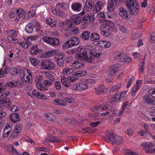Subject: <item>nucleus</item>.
<instances>
[{
	"label": "nucleus",
	"mask_w": 155,
	"mask_h": 155,
	"mask_svg": "<svg viewBox=\"0 0 155 155\" xmlns=\"http://www.w3.org/2000/svg\"><path fill=\"white\" fill-rule=\"evenodd\" d=\"M110 108L111 107L109 105V103H104L103 105L95 108L94 110L98 113L104 111V110H107V111L101 113V116L111 117L117 116L116 112H117L118 111L111 110Z\"/></svg>",
	"instance_id": "1"
},
{
	"label": "nucleus",
	"mask_w": 155,
	"mask_h": 155,
	"mask_svg": "<svg viewBox=\"0 0 155 155\" xmlns=\"http://www.w3.org/2000/svg\"><path fill=\"white\" fill-rule=\"evenodd\" d=\"M114 26V23L111 21L108 20L103 21L100 28L101 34L105 37L110 36Z\"/></svg>",
	"instance_id": "2"
},
{
	"label": "nucleus",
	"mask_w": 155,
	"mask_h": 155,
	"mask_svg": "<svg viewBox=\"0 0 155 155\" xmlns=\"http://www.w3.org/2000/svg\"><path fill=\"white\" fill-rule=\"evenodd\" d=\"M56 6L59 9H54L52 10L54 14L60 16H63L65 14V11H67L69 8V5L65 2L59 3L56 4Z\"/></svg>",
	"instance_id": "3"
},
{
	"label": "nucleus",
	"mask_w": 155,
	"mask_h": 155,
	"mask_svg": "<svg viewBox=\"0 0 155 155\" xmlns=\"http://www.w3.org/2000/svg\"><path fill=\"white\" fill-rule=\"evenodd\" d=\"M127 7L128 11L132 14L137 13L140 8L136 0H127Z\"/></svg>",
	"instance_id": "4"
},
{
	"label": "nucleus",
	"mask_w": 155,
	"mask_h": 155,
	"mask_svg": "<svg viewBox=\"0 0 155 155\" xmlns=\"http://www.w3.org/2000/svg\"><path fill=\"white\" fill-rule=\"evenodd\" d=\"M22 81L25 83L30 84L32 81V74L29 70L25 68L23 70L21 69L19 72Z\"/></svg>",
	"instance_id": "5"
},
{
	"label": "nucleus",
	"mask_w": 155,
	"mask_h": 155,
	"mask_svg": "<svg viewBox=\"0 0 155 155\" xmlns=\"http://www.w3.org/2000/svg\"><path fill=\"white\" fill-rule=\"evenodd\" d=\"M108 139L107 141L111 143L113 145H120L123 143V139L122 137L117 135H114L113 134H106Z\"/></svg>",
	"instance_id": "6"
},
{
	"label": "nucleus",
	"mask_w": 155,
	"mask_h": 155,
	"mask_svg": "<svg viewBox=\"0 0 155 155\" xmlns=\"http://www.w3.org/2000/svg\"><path fill=\"white\" fill-rule=\"evenodd\" d=\"M117 0H109L108 6L107 8L108 11L107 16L108 18H114V15H117L116 13L113 12L114 9V6L117 5Z\"/></svg>",
	"instance_id": "7"
},
{
	"label": "nucleus",
	"mask_w": 155,
	"mask_h": 155,
	"mask_svg": "<svg viewBox=\"0 0 155 155\" xmlns=\"http://www.w3.org/2000/svg\"><path fill=\"white\" fill-rule=\"evenodd\" d=\"M92 80L91 79L88 80L84 79L81 81L79 83L74 84L72 88L75 90L81 91L87 89L88 87V83L91 82Z\"/></svg>",
	"instance_id": "8"
},
{
	"label": "nucleus",
	"mask_w": 155,
	"mask_h": 155,
	"mask_svg": "<svg viewBox=\"0 0 155 155\" xmlns=\"http://www.w3.org/2000/svg\"><path fill=\"white\" fill-rule=\"evenodd\" d=\"M87 50H84L81 54V53H77L75 54V57L76 58L82 59L84 61L89 63L92 62L94 60V58L88 57L87 55Z\"/></svg>",
	"instance_id": "9"
},
{
	"label": "nucleus",
	"mask_w": 155,
	"mask_h": 155,
	"mask_svg": "<svg viewBox=\"0 0 155 155\" xmlns=\"http://www.w3.org/2000/svg\"><path fill=\"white\" fill-rule=\"evenodd\" d=\"M42 68L46 70H51L55 67V64L51 61L47 59L44 61L41 64Z\"/></svg>",
	"instance_id": "10"
},
{
	"label": "nucleus",
	"mask_w": 155,
	"mask_h": 155,
	"mask_svg": "<svg viewBox=\"0 0 155 155\" xmlns=\"http://www.w3.org/2000/svg\"><path fill=\"white\" fill-rule=\"evenodd\" d=\"M119 68L116 64H113L109 67L106 72L107 75L110 77H113L117 74Z\"/></svg>",
	"instance_id": "11"
},
{
	"label": "nucleus",
	"mask_w": 155,
	"mask_h": 155,
	"mask_svg": "<svg viewBox=\"0 0 155 155\" xmlns=\"http://www.w3.org/2000/svg\"><path fill=\"white\" fill-rule=\"evenodd\" d=\"M94 5V2L91 0H87L85 2V5L83 10L80 13L81 15H84L87 11L91 10Z\"/></svg>",
	"instance_id": "12"
},
{
	"label": "nucleus",
	"mask_w": 155,
	"mask_h": 155,
	"mask_svg": "<svg viewBox=\"0 0 155 155\" xmlns=\"http://www.w3.org/2000/svg\"><path fill=\"white\" fill-rule=\"evenodd\" d=\"M114 58L118 61L125 62L126 61V54L124 52L116 53L114 54Z\"/></svg>",
	"instance_id": "13"
},
{
	"label": "nucleus",
	"mask_w": 155,
	"mask_h": 155,
	"mask_svg": "<svg viewBox=\"0 0 155 155\" xmlns=\"http://www.w3.org/2000/svg\"><path fill=\"white\" fill-rule=\"evenodd\" d=\"M81 22V18H73L71 20L67 21L66 23V25L69 28H71L74 26V23L76 25H78Z\"/></svg>",
	"instance_id": "14"
},
{
	"label": "nucleus",
	"mask_w": 155,
	"mask_h": 155,
	"mask_svg": "<svg viewBox=\"0 0 155 155\" xmlns=\"http://www.w3.org/2000/svg\"><path fill=\"white\" fill-rule=\"evenodd\" d=\"M142 84V81L141 80L138 79L136 81V84L133 87L132 91V95L133 96H134L136 95L137 92L140 88Z\"/></svg>",
	"instance_id": "15"
},
{
	"label": "nucleus",
	"mask_w": 155,
	"mask_h": 155,
	"mask_svg": "<svg viewBox=\"0 0 155 155\" xmlns=\"http://www.w3.org/2000/svg\"><path fill=\"white\" fill-rule=\"evenodd\" d=\"M95 92L97 94H101L107 91V88L105 87L103 84H100L99 86L95 89Z\"/></svg>",
	"instance_id": "16"
},
{
	"label": "nucleus",
	"mask_w": 155,
	"mask_h": 155,
	"mask_svg": "<svg viewBox=\"0 0 155 155\" xmlns=\"http://www.w3.org/2000/svg\"><path fill=\"white\" fill-rule=\"evenodd\" d=\"M82 7L81 3H73L71 5V9L74 11L78 12L81 11Z\"/></svg>",
	"instance_id": "17"
},
{
	"label": "nucleus",
	"mask_w": 155,
	"mask_h": 155,
	"mask_svg": "<svg viewBox=\"0 0 155 155\" xmlns=\"http://www.w3.org/2000/svg\"><path fill=\"white\" fill-rule=\"evenodd\" d=\"M126 96V92H123L120 95H116L113 97V100L112 102H119L122 101Z\"/></svg>",
	"instance_id": "18"
},
{
	"label": "nucleus",
	"mask_w": 155,
	"mask_h": 155,
	"mask_svg": "<svg viewBox=\"0 0 155 155\" xmlns=\"http://www.w3.org/2000/svg\"><path fill=\"white\" fill-rule=\"evenodd\" d=\"M120 86L119 85H116L112 87L110 91V94L112 97H111L112 101L113 100V97H114L116 95H117L116 93L117 92L118 90L120 88Z\"/></svg>",
	"instance_id": "19"
},
{
	"label": "nucleus",
	"mask_w": 155,
	"mask_h": 155,
	"mask_svg": "<svg viewBox=\"0 0 155 155\" xmlns=\"http://www.w3.org/2000/svg\"><path fill=\"white\" fill-rule=\"evenodd\" d=\"M104 6L103 3L101 2L100 1L97 2L93 9V12L94 13L98 12Z\"/></svg>",
	"instance_id": "20"
},
{
	"label": "nucleus",
	"mask_w": 155,
	"mask_h": 155,
	"mask_svg": "<svg viewBox=\"0 0 155 155\" xmlns=\"http://www.w3.org/2000/svg\"><path fill=\"white\" fill-rule=\"evenodd\" d=\"M144 102L149 105H155V100H152L148 94H146L143 97Z\"/></svg>",
	"instance_id": "21"
},
{
	"label": "nucleus",
	"mask_w": 155,
	"mask_h": 155,
	"mask_svg": "<svg viewBox=\"0 0 155 155\" xmlns=\"http://www.w3.org/2000/svg\"><path fill=\"white\" fill-rule=\"evenodd\" d=\"M9 118L11 121L14 123L18 122L20 120L19 114L16 113L11 114L9 117Z\"/></svg>",
	"instance_id": "22"
},
{
	"label": "nucleus",
	"mask_w": 155,
	"mask_h": 155,
	"mask_svg": "<svg viewBox=\"0 0 155 155\" xmlns=\"http://www.w3.org/2000/svg\"><path fill=\"white\" fill-rule=\"evenodd\" d=\"M97 44L101 47L104 48H108L111 45L110 41L106 40H100L97 42Z\"/></svg>",
	"instance_id": "23"
},
{
	"label": "nucleus",
	"mask_w": 155,
	"mask_h": 155,
	"mask_svg": "<svg viewBox=\"0 0 155 155\" xmlns=\"http://www.w3.org/2000/svg\"><path fill=\"white\" fill-rule=\"evenodd\" d=\"M141 146L143 149H145L147 147L151 148L155 147V142L154 141L145 142L141 144Z\"/></svg>",
	"instance_id": "24"
},
{
	"label": "nucleus",
	"mask_w": 155,
	"mask_h": 155,
	"mask_svg": "<svg viewBox=\"0 0 155 155\" xmlns=\"http://www.w3.org/2000/svg\"><path fill=\"white\" fill-rule=\"evenodd\" d=\"M68 42L72 47L74 46L78 45L79 43V40L78 38L74 37L71 38L68 40Z\"/></svg>",
	"instance_id": "25"
},
{
	"label": "nucleus",
	"mask_w": 155,
	"mask_h": 155,
	"mask_svg": "<svg viewBox=\"0 0 155 155\" xmlns=\"http://www.w3.org/2000/svg\"><path fill=\"white\" fill-rule=\"evenodd\" d=\"M71 67L74 69H79L83 68L84 65L81 62L76 61H74L71 65Z\"/></svg>",
	"instance_id": "26"
},
{
	"label": "nucleus",
	"mask_w": 155,
	"mask_h": 155,
	"mask_svg": "<svg viewBox=\"0 0 155 155\" xmlns=\"http://www.w3.org/2000/svg\"><path fill=\"white\" fill-rule=\"evenodd\" d=\"M11 103L9 98L7 97L5 99H0V105H4L6 107H8Z\"/></svg>",
	"instance_id": "27"
},
{
	"label": "nucleus",
	"mask_w": 155,
	"mask_h": 155,
	"mask_svg": "<svg viewBox=\"0 0 155 155\" xmlns=\"http://www.w3.org/2000/svg\"><path fill=\"white\" fill-rule=\"evenodd\" d=\"M95 17L91 15L87 14L83 18L84 21H87V22H93L95 20Z\"/></svg>",
	"instance_id": "28"
},
{
	"label": "nucleus",
	"mask_w": 155,
	"mask_h": 155,
	"mask_svg": "<svg viewBox=\"0 0 155 155\" xmlns=\"http://www.w3.org/2000/svg\"><path fill=\"white\" fill-rule=\"evenodd\" d=\"M16 13L17 15L19 17L21 18L22 19H25L26 18L25 16V12L23 9L18 8L17 10Z\"/></svg>",
	"instance_id": "29"
},
{
	"label": "nucleus",
	"mask_w": 155,
	"mask_h": 155,
	"mask_svg": "<svg viewBox=\"0 0 155 155\" xmlns=\"http://www.w3.org/2000/svg\"><path fill=\"white\" fill-rule=\"evenodd\" d=\"M32 23L33 26L34 27L37 32H38L41 31L42 32V31L41 30V27L40 22L36 20H34L32 21Z\"/></svg>",
	"instance_id": "30"
},
{
	"label": "nucleus",
	"mask_w": 155,
	"mask_h": 155,
	"mask_svg": "<svg viewBox=\"0 0 155 155\" xmlns=\"http://www.w3.org/2000/svg\"><path fill=\"white\" fill-rule=\"evenodd\" d=\"M5 89V86H3L1 87H0V98L5 97L9 94V92L8 91H3Z\"/></svg>",
	"instance_id": "31"
},
{
	"label": "nucleus",
	"mask_w": 155,
	"mask_h": 155,
	"mask_svg": "<svg viewBox=\"0 0 155 155\" xmlns=\"http://www.w3.org/2000/svg\"><path fill=\"white\" fill-rule=\"evenodd\" d=\"M40 51V50L38 49L37 46L34 45L31 48L30 54L31 55H35L39 53Z\"/></svg>",
	"instance_id": "32"
},
{
	"label": "nucleus",
	"mask_w": 155,
	"mask_h": 155,
	"mask_svg": "<svg viewBox=\"0 0 155 155\" xmlns=\"http://www.w3.org/2000/svg\"><path fill=\"white\" fill-rule=\"evenodd\" d=\"M29 61L34 66H36L40 62L39 59L36 58L29 57Z\"/></svg>",
	"instance_id": "33"
},
{
	"label": "nucleus",
	"mask_w": 155,
	"mask_h": 155,
	"mask_svg": "<svg viewBox=\"0 0 155 155\" xmlns=\"http://www.w3.org/2000/svg\"><path fill=\"white\" fill-rule=\"evenodd\" d=\"M43 73L45 74V76L48 79L52 81H54L55 78L52 75V73L50 71H44Z\"/></svg>",
	"instance_id": "34"
},
{
	"label": "nucleus",
	"mask_w": 155,
	"mask_h": 155,
	"mask_svg": "<svg viewBox=\"0 0 155 155\" xmlns=\"http://www.w3.org/2000/svg\"><path fill=\"white\" fill-rule=\"evenodd\" d=\"M90 32L87 31H85L82 32L80 35V37L83 40H87L89 38Z\"/></svg>",
	"instance_id": "35"
},
{
	"label": "nucleus",
	"mask_w": 155,
	"mask_h": 155,
	"mask_svg": "<svg viewBox=\"0 0 155 155\" xmlns=\"http://www.w3.org/2000/svg\"><path fill=\"white\" fill-rule=\"evenodd\" d=\"M46 23L52 27L55 26L57 25L56 21L50 18H48L45 20Z\"/></svg>",
	"instance_id": "36"
},
{
	"label": "nucleus",
	"mask_w": 155,
	"mask_h": 155,
	"mask_svg": "<svg viewBox=\"0 0 155 155\" xmlns=\"http://www.w3.org/2000/svg\"><path fill=\"white\" fill-rule=\"evenodd\" d=\"M19 82L17 81H13L8 82L6 85L10 87H17L19 85Z\"/></svg>",
	"instance_id": "37"
},
{
	"label": "nucleus",
	"mask_w": 155,
	"mask_h": 155,
	"mask_svg": "<svg viewBox=\"0 0 155 155\" xmlns=\"http://www.w3.org/2000/svg\"><path fill=\"white\" fill-rule=\"evenodd\" d=\"M100 38L99 34L95 32L92 33L90 37V39L91 41L98 40Z\"/></svg>",
	"instance_id": "38"
},
{
	"label": "nucleus",
	"mask_w": 155,
	"mask_h": 155,
	"mask_svg": "<svg viewBox=\"0 0 155 155\" xmlns=\"http://www.w3.org/2000/svg\"><path fill=\"white\" fill-rule=\"evenodd\" d=\"M53 103L56 105L64 106L66 105L65 102L62 100L56 99L53 101Z\"/></svg>",
	"instance_id": "39"
},
{
	"label": "nucleus",
	"mask_w": 155,
	"mask_h": 155,
	"mask_svg": "<svg viewBox=\"0 0 155 155\" xmlns=\"http://www.w3.org/2000/svg\"><path fill=\"white\" fill-rule=\"evenodd\" d=\"M87 73L85 71H79L73 73L72 76L77 77H81L85 75Z\"/></svg>",
	"instance_id": "40"
},
{
	"label": "nucleus",
	"mask_w": 155,
	"mask_h": 155,
	"mask_svg": "<svg viewBox=\"0 0 155 155\" xmlns=\"http://www.w3.org/2000/svg\"><path fill=\"white\" fill-rule=\"evenodd\" d=\"M26 31L29 33H31L33 30V26L32 23V21L28 24L26 27Z\"/></svg>",
	"instance_id": "41"
},
{
	"label": "nucleus",
	"mask_w": 155,
	"mask_h": 155,
	"mask_svg": "<svg viewBox=\"0 0 155 155\" xmlns=\"http://www.w3.org/2000/svg\"><path fill=\"white\" fill-rule=\"evenodd\" d=\"M119 14L122 17L126 18V9L125 8L120 7L119 8Z\"/></svg>",
	"instance_id": "42"
},
{
	"label": "nucleus",
	"mask_w": 155,
	"mask_h": 155,
	"mask_svg": "<svg viewBox=\"0 0 155 155\" xmlns=\"http://www.w3.org/2000/svg\"><path fill=\"white\" fill-rule=\"evenodd\" d=\"M74 72V70L71 69L66 68L63 70L62 72L64 75H68Z\"/></svg>",
	"instance_id": "43"
},
{
	"label": "nucleus",
	"mask_w": 155,
	"mask_h": 155,
	"mask_svg": "<svg viewBox=\"0 0 155 155\" xmlns=\"http://www.w3.org/2000/svg\"><path fill=\"white\" fill-rule=\"evenodd\" d=\"M50 45H58L59 43V40L55 38H51L50 40Z\"/></svg>",
	"instance_id": "44"
},
{
	"label": "nucleus",
	"mask_w": 155,
	"mask_h": 155,
	"mask_svg": "<svg viewBox=\"0 0 155 155\" xmlns=\"http://www.w3.org/2000/svg\"><path fill=\"white\" fill-rule=\"evenodd\" d=\"M38 89L41 91H47L48 90V88L45 86H43L41 83L38 84H36Z\"/></svg>",
	"instance_id": "45"
},
{
	"label": "nucleus",
	"mask_w": 155,
	"mask_h": 155,
	"mask_svg": "<svg viewBox=\"0 0 155 155\" xmlns=\"http://www.w3.org/2000/svg\"><path fill=\"white\" fill-rule=\"evenodd\" d=\"M135 78L134 77H132L129 78L127 81V88L129 87L134 82Z\"/></svg>",
	"instance_id": "46"
},
{
	"label": "nucleus",
	"mask_w": 155,
	"mask_h": 155,
	"mask_svg": "<svg viewBox=\"0 0 155 155\" xmlns=\"http://www.w3.org/2000/svg\"><path fill=\"white\" fill-rule=\"evenodd\" d=\"M43 77L41 75L36 76L35 78V81L36 83V84L41 83V82L43 80Z\"/></svg>",
	"instance_id": "47"
},
{
	"label": "nucleus",
	"mask_w": 155,
	"mask_h": 155,
	"mask_svg": "<svg viewBox=\"0 0 155 155\" xmlns=\"http://www.w3.org/2000/svg\"><path fill=\"white\" fill-rule=\"evenodd\" d=\"M21 68H12L11 72L13 74H18L20 72Z\"/></svg>",
	"instance_id": "48"
},
{
	"label": "nucleus",
	"mask_w": 155,
	"mask_h": 155,
	"mask_svg": "<svg viewBox=\"0 0 155 155\" xmlns=\"http://www.w3.org/2000/svg\"><path fill=\"white\" fill-rule=\"evenodd\" d=\"M18 43L25 48H28L31 44V43L29 42H25L24 41L22 42H18Z\"/></svg>",
	"instance_id": "49"
},
{
	"label": "nucleus",
	"mask_w": 155,
	"mask_h": 155,
	"mask_svg": "<svg viewBox=\"0 0 155 155\" xmlns=\"http://www.w3.org/2000/svg\"><path fill=\"white\" fill-rule=\"evenodd\" d=\"M10 36L7 37V38L9 42L11 43H18V41L17 39L14 38Z\"/></svg>",
	"instance_id": "50"
},
{
	"label": "nucleus",
	"mask_w": 155,
	"mask_h": 155,
	"mask_svg": "<svg viewBox=\"0 0 155 155\" xmlns=\"http://www.w3.org/2000/svg\"><path fill=\"white\" fill-rule=\"evenodd\" d=\"M148 94L152 97L155 99V89L151 88L148 91Z\"/></svg>",
	"instance_id": "51"
},
{
	"label": "nucleus",
	"mask_w": 155,
	"mask_h": 155,
	"mask_svg": "<svg viewBox=\"0 0 155 155\" xmlns=\"http://www.w3.org/2000/svg\"><path fill=\"white\" fill-rule=\"evenodd\" d=\"M9 148L12 149L13 154L14 155H19V153L14 148V147L13 145H10L9 146Z\"/></svg>",
	"instance_id": "52"
},
{
	"label": "nucleus",
	"mask_w": 155,
	"mask_h": 155,
	"mask_svg": "<svg viewBox=\"0 0 155 155\" xmlns=\"http://www.w3.org/2000/svg\"><path fill=\"white\" fill-rule=\"evenodd\" d=\"M55 58L56 60H60L62 59H64V57L63 54L61 53H58L55 55Z\"/></svg>",
	"instance_id": "53"
},
{
	"label": "nucleus",
	"mask_w": 155,
	"mask_h": 155,
	"mask_svg": "<svg viewBox=\"0 0 155 155\" xmlns=\"http://www.w3.org/2000/svg\"><path fill=\"white\" fill-rule=\"evenodd\" d=\"M12 124L11 123H8L6 124L4 130H12Z\"/></svg>",
	"instance_id": "54"
},
{
	"label": "nucleus",
	"mask_w": 155,
	"mask_h": 155,
	"mask_svg": "<svg viewBox=\"0 0 155 155\" xmlns=\"http://www.w3.org/2000/svg\"><path fill=\"white\" fill-rule=\"evenodd\" d=\"M90 54L92 56L97 58H99L101 57V54L97 52L91 51L90 52Z\"/></svg>",
	"instance_id": "55"
},
{
	"label": "nucleus",
	"mask_w": 155,
	"mask_h": 155,
	"mask_svg": "<svg viewBox=\"0 0 155 155\" xmlns=\"http://www.w3.org/2000/svg\"><path fill=\"white\" fill-rule=\"evenodd\" d=\"M45 118L49 120L52 121L53 119L52 118V115L50 113H46L45 115Z\"/></svg>",
	"instance_id": "56"
},
{
	"label": "nucleus",
	"mask_w": 155,
	"mask_h": 155,
	"mask_svg": "<svg viewBox=\"0 0 155 155\" xmlns=\"http://www.w3.org/2000/svg\"><path fill=\"white\" fill-rule=\"evenodd\" d=\"M12 130H4L3 132V137H7L10 133Z\"/></svg>",
	"instance_id": "57"
},
{
	"label": "nucleus",
	"mask_w": 155,
	"mask_h": 155,
	"mask_svg": "<svg viewBox=\"0 0 155 155\" xmlns=\"http://www.w3.org/2000/svg\"><path fill=\"white\" fill-rule=\"evenodd\" d=\"M144 62L143 61L140 63V65H139V69L140 71L142 73H143L144 72Z\"/></svg>",
	"instance_id": "58"
},
{
	"label": "nucleus",
	"mask_w": 155,
	"mask_h": 155,
	"mask_svg": "<svg viewBox=\"0 0 155 155\" xmlns=\"http://www.w3.org/2000/svg\"><path fill=\"white\" fill-rule=\"evenodd\" d=\"M43 85L46 87L49 86L52 84V83L49 80H45L43 82Z\"/></svg>",
	"instance_id": "59"
},
{
	"label": "nucleus",
	"mask_w": 155,
	"mask_h": 155,
	"mask_svg": "<svg viewBox=\"0 0 155 155\" xmlns=\"http://www.w3.org/2000/svg\"><path fill=\"white\" fill-rule=\"evenodd\" d=\"M7 74L6 69H4L3 71V69L1 68L0 70V78L4 77Z\"/></svg>",
	"instance_id": "60"
},
{
	"label": "nucleus",
	"mask_w": 155,
	"mask_h": 155,
	"mask_svg": "<svg viewBox=\"0 0 155 155\" xmlns=\"http://www.w3.org/2000/svg\"><path fill=\"white\" fill-rule=\"evenodd\" d=\"M51 37H45L42 38V40L43 42L50 44Z\"/></svg>",
	"instance_id": "61"
},
{
	"label": "nucleus",
	"mask_w": 155,
	"mask_h": 155,
	"mask_svg": "<svg viewBox=\"0 0 155 155\" xmlns=\"http://www.w3.org/2000/svg\"><path fill=\"white\" fill-rule=\"evenodd\" d=\"M142 33L141 31L138 32L137 33H134L133 35L134 37L133 38L134 39H137L139 38L142 35Z\"/></svg>",
	"instance_id": "62"
},
{
	"label": "nucleus",
	"mask_w": 155,
	"mask_h": 155,
	"mask_svg": "<svg viewBox=\"0 0 155 155\" xmlns=\"http://www.w3.org/2000/svg\"><path fill=\"white\" fill-rule=\"evenodd\" d=\"M19 110V108L15 105L12 106L10 108V110L12 112H15Z\"/></svg>",
	"instance_id": "63"
},
{
	"label": "nucleus",
	"mask_w": 155,
	"mask_h": 155,
	"mask_svg": "<svg viewBox=\"0 0 155 155\" xmlns=\"http://www.w3.org/2000/svg\"><path fill=\"white\" fill-rule=\"evenodd\" d=\"M148 114L150 116L154 117L152 118V121L155 122V111H150L148 113Z\"/></svg>",
	"instance_id": "64"
}]
</instances>
